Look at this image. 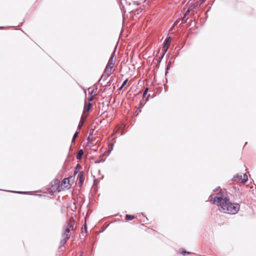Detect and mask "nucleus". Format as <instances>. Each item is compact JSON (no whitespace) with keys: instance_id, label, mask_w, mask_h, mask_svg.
<instances>
[{"instance_id":"10","label":"nucleus","mask_w":256,"mask_h":256,"mask_svg":"<svg viewBox=\"0 0 256 256\" xmlns=\"http://www.w3.org/2000/svg\"><path fill=\"white\" fill-rule=\"evenodd\" d=\"M84 154L83 150H80L78 151V152L76 155V158L78 160H80L82 158V156Z\"/></svg>"},{"instance_id":"3","label":"nucleus","mask_w":256,"mask_h":256,"mask_svg":"<svg viewBox=\"0 0 256 256\" xmlns=\"http://www.w3.org/2000/svg\"><path fill=\"white\" fill-rule=\"evenodd\" d=\"M115 63V60L112 56L110 58L108 64L104 72L108 76H110L112 72V69Z\"/></svg>"},{"instance_id":"4","label":"nucleus","mask_w":256,"mask_h":256,"mask_svg":"<svg viewBox=\"0 0 256 256\" xmlns=\"http://www.w3.org/2000/svg\"><path fill=\"white\" fill-rule=\"evenodd\" d=\"M234 180L242 184H244L248 180V176L246 174H238L234 177Z\"/></svg>"},{"instance_id":"8","label":"nucleus","mask_w":256,"mask_h":256,"mask_svg":"<svg viewBox=\"0 0 256 256\" xmlns=\"http://www.w3.org/2000/svg\"><path fill=\"white\" fill-rule=\"evenodd\" d=\"M91 107H92V104L90 103V102H88V104L86 103L84 108L83 114H82V116H84V117H86L88 116L87 113L90 110Z\"/></svg>"},{"instance_id":"11","label":"nucleus","mask_w":256,"mask_h":256,"mask_svg":"<svg viewBox=\"0 0 256 256\" xmlns=\"http://www.w3.org/2000/svg\"><path fill=\"white\" fill-rule=\"evenodd\" d=\"M86 118V117H84V116H82L81 120H80V122L78 126V128L79 129H80L81 128V127L83 125V124H84V118Z\"/></svg>"},{"instance_id":"17","label":"nucleus","mask_w":256,"mask_h":256,"mask_svg":"<svg viewBox=\"0 0 256 256\" xmlns=\"http://www.w3.org/2000/svg\"><path fill=\"white\" fill-rule=\"evenodd\" d=\"M190 12V10H188L186 11V14L188 13V12Z\"/></svg>"},{"instance_id":"12","label":"nucleus","mask_w":256,"mask_h":256,"mask_svg":"<svg viewBox=\"0 0 256 256\" xmlns=\"http://www.w3.org/2000/svg\"><path fill=\"white\" fill-rule=\"evenodd\" d=\"M134 218V216H132V215L126 214V220H132Z\"/></svg>"},{"instance_id":"7","label":"nucleus","mask_w":256,"mask_h":256,"mask_svg":"<svg viewBox=\"0 0 256 256\" xmlns=\"http://www.w3.org/2000/svg\"><path fill=\"white\" fill-rule=\"evenodd\" d=\"M77 180H78V184L80 186H81L84 180L83 172H80L78 173L77 177Z\"/></svg>"},{"instance_id":"2","label":"nucleus","mask_w":256,"mask_h":256,"mask_svg":"<svg viewBox=\"0 0 256 256\" xmlns=\"http://www.w3.org/2000/svg\"><path fill=\"white\" fill-rule=\"evenodd\" d=\"M50 190L52 192H59L62 190V186L60 185V181L58 180H55L52 181Z\"/></svg>"},{"instance_id":"14","label":"nucleus","mask_w":256,"mask_h":256,"mask_svg":"<svg viewBox=\"0 0 256 256\" xmlns=\"http://www.w3.org/2000/svg\"><path fill=\"white\" fill-rule=\"evenodd\" d=\"M128 81V79H126V80L124 82H123V84H122V86H120V90H122V88L126 84V83H127Z\"/></svg>"},{"instance_id":"16","label":"nucleus","mask_w":256,"mask_h":256,"mask_svg":"<svg viewBox=\"0 0 256 256\" xmlns=\"http://www.w3.org/2000/svg\"><path fill=\"white\" fill-rule=\"evenodd\" d=\"M78 134V132H76L74 134V136H73L72 141H74L75 138H76V137L77 136Z\"/></svg>"},{"instance_id":"15","label":"nucleus","mask_w":256,"mask_h":256,"mask_svg":"<svg viewBox=\"0 0 256 256\" xmlns=\"http://www.w3.org/2000/svg\"><path fill=\"white\" fill-rule=\"evenodd\" d=\"M148 92V88H146L144 91V92L143 94V98H144Z\"/></svg>"},{"instance_id":"13","label":"nucleus","mask_w":256,"mask_h":256,"mask_svg":"<svg viewBox=\"0 0 256 256\" xmlns=\"http://www.w3.org/2000/svg\"><path fill=\"white\" fill-rule=\"evenodd\" d=\"M82 232H86V225H83L82 227Z\"/></svg>"},{"instance_id":"6","label":"nucleus","mask_w":256,"mask_h":256,"mask_svg":"<svg viewBox=\"0 0 256 256\" xmlns=\"http://www.w3.org/2000/svg\"><path fill=\"white\" fill-rule=\"evenodd\" d=\"M170 42H171V38L170 37H168L166 39V40L164 41V46L162 48V50L164 51V54H165L166 52L168 49V48Z\"/></svg>"},{"instance_id":"18","label":"nucleus","mask_w":256,"mask_h":256,"mask_svg":"<svg viewBox=\"0 0 256 256\" xmlns=\"http://www.w3.org/2000/svg\"><path fill=\"white\" fill-rule=\"evenodd\" d=\"M186 252H182V254H185Z\"/></svg>"},{"instance_id":"5","label":"nucleus","mask_w":256,"mask_h":256,"mask_svg":"<svg viewBox=\"0 0 256 256\" xmlns=\"http://www.w3.org/2000/svg\"><path fill=\"white\" fill-rule=\"evenodd\" d=\"M72 178V177L65 178L63 180L61 183L60 182V185L62 186V190H68L71 188L72 184L70 183V179Z\"/></svg>"},{"instance_id":"1","label":"nucleus","mask_w":256,"mask_h":256,"mask_svg":"<svg viewBox=\"0 0 256 256\" xmlns=\"http://www.w3.org/2000/svg\"><path fill=\"white\" fill-rule=\"evenodd\" d=\"M213 202L220 206V211L231 214H236L240 208L238 204L232 203L227 198L215 196L213 198Z\"/></svg>"},{"instance_id":"9","label":"nucleus","mask_w":256,"mask_h":256,"mask_svg":"<svg viewBox=\"0 0 256 256\" xmlns=\"http://www.w3.org/2000/svg\"><path fill=\"white\" fill-rule=\"evenodd\" d=\"M70 230L69 228H66L65 230V232L63 234L62 236L64 238V240L61 241L62 244H64L66 242V239L68 238V234L70 232Z\"/></svg>"}]
</instances>
